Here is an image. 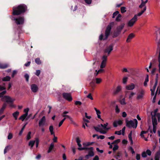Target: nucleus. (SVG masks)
Wrapping results in <instances>:
<instances>
[{"label": "nucleus", "instance_id": "nucleus-1", "mask_svg": "<svg viewBox=\"0 0 160 160\" xmlns=\"http://www.w3.org/2000/svg\"><path fill=\"white\" fill-rule=\"evenodd\" d=\"M27 10V7L25 4H20L17 6H14L12 8V15L10 16L11 19L17 25H22L25 21V18L23 16H19L17 17L15 16L23 14Z\"/></svg>", "mask_w": 160, "mask_h": 160}, {"label": "nucleus", "instance_id": "nucleus-2", "mask_svg": "<svg viewBox=\"0 0 160 160\" xmlns=\"http://www.w3.org/2000/svg\"><path fill=\"white\" fill-rule=\"evenodd\" d=\"M134 121L131 120L128 121V119H126L125 122L126 123V126L129 128H136L138 125V121L136 119H134Z\"/></svg>", "mask_w": 160, "mask_h": 160}, {"label": "nucleus", "instance_id": "nucleus-3", "mask_svg": "<svg viewBox=\"0 0 160 160\" xmlns=\"http://www.w3.org/2000/svg\"><path fill=\"white\" fill-rule=\"evenodd\" d=\"M2 101L5 102L9 104L10 107L14 108L15 106L13 104V102L15 100L14 99H12L10 96H5L4 98L2 99Z\"/></svg>", "mask_w": 160, "mask_h": 160}, {"label": "nucleus", "instance_id": "nucleus-4", "mask_svg": "<svg viewBox=\"0 0 160 160\" xmlns=\"http://www.w3.org/2000/svg\"><path fill=\"white\" fill-rule=\"evenodd\" d=\"M112 23L113 24V23L112 22ZM111 23H112L109 24L106 28L105 32V38L103 39L104 40H106L110 34V32L112 29Z\"/></svg>", "mask_w": 160, "mask_h": 160}, {"label": "nucleus", "instance_id": "nucleus-5", "mask_svg": "<svg viewBox=\"0 0 160 160\" xmlns=\"http://www.w3.org/2000/svg\"><path fill=\"white\" fill-rule=\"evenodd\" d=\"M158 63V62L157 59H152L150 63V65L148 67L149 68V69H151L152 66L153 68L152 70H156L155 67L157 66Z\"/></svg>", "mask_w": 160, "mask_h": 160}, {"label": "nucleus", "instance_id": "nucleus-6", "mask_svg": "<svg viewBox=\"0 0 160 160\" xmlns=\"http://www.w3.org/2000/svg\"><path fill=\"white\" fill-rule=\"evenodd\" d=\"M158 74H157L155 78V82L153 87V88L152 89H150V91L151 92V95L152 96H153L154 94L155 91L158 83Z\"/></svg>", "mask_w": 160, "mask_h": 160}, {"label": "nucleus", "instance_id": "nucleus-7", "mask_svg": "<svg viewBox=\"0 0 160 160\" xmlns=\"http://www.w3.org/2000/svg\"><path fill=\"white\" fill-rule=\"evenodd\" d=\"M62 95L64 98L68 101H71L72 100V98L70 93L64 92L62 93Z\"/></svg>", "mask_w": 160, "mask_h": 160}, {"label": "nucleus", "instance_id": "nucleus-8", "mask_svg": "<svg viewBox=\"0 0 160 160\" xmlns=\"http://www.w3.org/2000/svg\"><path fill=\"white\" fill-rule=\"evenodd\" d=\"M113 46L112 44L110 45L104 50V53L105 54L107 53L108 55H109L110 54L111 51L113 50Z\"/></svg>", "mask_w": 160, "mask_h": 160}, {"label": "nucleus", "instance_id": "nucleus-9", "mask_svg": "<svg viewBox=\"0 0 160 160\" xmlns=\"http://www.w3.org/2000/svg\"><path fill=\"white\" fill-rule=\"evenodd\" d=\"M138 19L136 18V16H134L131 19L128 23V27H132L137 21Z\"/></svg>", "mask_w": 160, "mask_h": 160}, {"label": "nucleus", "instance_id": "nucleus-10", "mask_svg": "<svg viewBox=\"0 0 160 160\" xmlns=\"http://www.w3.org/2000/svg\"><path fill=\"white\" fill-rule=\"evenodd\" d=\"M107 56L104 55L102 57V61L100 65L101 68H104L106 65V63L107 60Z\"/></svg>", "mask_w": 160, "mask_h": 160}, {"label": "nucleus", "instance_id": "nucleus-11", "mask_svg": "<svg viewBox=\"0 0 160 160\" xmlns=\"http://www.w3.org/2000/svg\"><path fill=\"white\" fill-rule=\"evenodd\" d=\"M46 122V118L45 116H43L42 118L40 120L39 122L38 125L39 127L44 126Z\"/></svg>", "mask_w": 160, "mask_h": 160}, {"label": "nucleus", "instance_id": "nucleus-12", "mask_svg": "<svg viewBox=\"0 0 160 160\" xmlns=\"http://www.w3.org/2000/svg\"><path fill=\"white\" fill-rule=\"evenodd\" d=\"M9 67V64L8 63L0 62V69H4Z\"/></svg>", "mask_w": 160, "mask_h": 160}, {"label": "nucleus", "instance_id": "nucleus-13", "mask_svg": "<svg viewBox=\"0 0 160 160\" xmlns=\"http://www.w3.org/2000/svg\"><path fill=\"white\" fill-rule=\"evenodd\" d=\"M38 87L35 84H32L31 85V89L33 92H36L38 90Z\"/></svg>", "mask_w": 160, "mask_h": 160}, {"label": "nucleus", "instance_id": "nucleus-14", "mask_svg": "<svg viewBox=\"0 0 160 160\" xmlns=\"http://www.w3.org/2000/svg\"><path fill=\"white\" fill-rule=\"evenodd\" d=\"M152 112H151L152 116V125H157L158 124L156 118V116H153Z\"/></svg>", "mask_w": 160, "mask_h": 160}, {"label": "nucleus", "instance_id": "nucleus-15", "mask_svg": "<svg viewBox=\"0 0 160 160\" xmlns=\"http://www.w3.org/2000/svg\"><path fill=\"white\" fill-rule=\"evenodd\" d=\"M135 35L133 33H131L128 36V38L126 40V42L128 43L129 42H131V40L134 38Z\"/></svg>", "mask_w": 160, "mask_h": 160}, {"label": "nucleus", "instance_id": "nucleus-16", "mask_svg": "<svg viewBox=\"0 0 160 160\" xmlns=\"http://www.w3.org/2000/svg\"><path fill=\"white\" fill-rule=\"evenodd\" d=\"M135 88V85L133 83H131L126 86V89L127 90H132Z\"/></svg>", "mask_w": 160, "mask_h": 160}, {"label": "nucleus", "instance_id": "nucleus-17", "mask_svg": "<svg viewBox=\"0 0 160 160\" xmlns=\"http://www.w3.org/2000/svg\"><path fill=\"white\" fill-rule=\"evenodd\" d=\"M121 90V88L120 86H118L116 89L114 91L113 94L114 95L118 94Z\"/></svg>", "mask_w": 160, "mask_h": 160}, {"label": "nucleus", "instance_id": "nucleus-18", "mask_svg": "<svg viewBox=\"0 0 160 160\" xmlns=\"http://www.w3.org/2000/svg\"><path fill=\"white\" fill-rule=\"evenodd\" d=\"M125 24L124 23L121 24L120 25L118 26L116 29L118 31L121 32L122 30L124 28Z\"/></svg>", "mask_w": 160, "mask_h": 160}, {"label": "nucleus", "instance_id": "nucleus-19", "mask_svg": "<svg viewBox=\"0 0 160 160\" xmlns=\"http://www.w3.org/2000/svg\"><path fill=\"white\" fill-rule=\"evenodd\" d=\"M78 149L79 151H82L83 150H93V147L90 148H87V147H83V148H78Z\"/></svg>", "mask_w": 160, "mask_h": 160}, {"label": "nucleus", "instance_id": "nucleus-20", "mask_svg": "<svg viewBox=\"0 0 160 160\" xmlns=\"http://www.w3.org/2000/svg\"><path fill=\"white\" fill-rule=\"evenodd\" d=\"M144 93V91L143 90H142L140 94L138 95L137 97V98L138 99H139L143 98Z\"/></svg>", "mask_w": 160, "mask_h": 160}, {"label": "nucleus", "instance_id": "nucleus-21", "mask_svg": "<svg viewBox=\"0 0 160 160\" xmlns=\"http://www.w3.org/2000/svg\"><path fill=\"white\" fill-rule=\"evenodd\" d=\"M121 33L119 31H118L117 29H116L113 32V38H115L118 37Z\"/></svg>", "mask_w": 160, "mask_h": 160}, {"label": "nucleus", "instance_id": "nucleus-22", "mask_svg": "<svg viewBox=\"0 0 160 160\" xmlns=\"http://www.w3.org/2000/svg\"><path fill=\"white\" fill-rule=\"evenodd\" d=\"M54 147V143L53 142H52L51 143L49 147V149L48 150L47 152L48 153H50L52 150L53 149Z\"/></svg>", "mask_w": 160, "mask_h": 160}, {"label": "nucleus", "instance_id": "nucleus-23", "mask_svg": "<svg viewBox=\"0 0 160 160\" xmlns=\"http://www.w3.org/2000/svg\"><path fill=\"white\" fill-rule=\"evenodd\" d=\"M160 158V151H158L155 156V160H159Z\"/></svg>", "mask_w": 160, "mask_h": 160}, {"label": "nucleus", "instance_id": "nucleus-24", "mask_svg": "<svg viewBox=\"0 0 160 160\" xmlns=\"http://www.w3.org/2000/svg\"><path fill=\"white\" fill-rule=\"evenodd\" d=\"M159 45L160 46L159 49V53L158 56V62L159 63L158 64V67L159 68V70H160V43L159 44H158V47H159Z\"/></svg>", "mask_w": 160, "mask_h": 160}, {"label": "nucleus", "instance_id": "nucleus-25", "mask_svg": "<svg viewBox=\"0 0 160 160\" xmlns=\"http://www.w3.org/2000/svg\"><path fill=\"white\" fill-rule=\"evenodd\" d=\"M19 113V112L18 111H17L12 113V116L16 120L17 119L18 117Z\"/></svg>", "mask_w": 160, "mask_h": 160}, {"label": "nucleus", "instance_id": "nucleus-26", "mask_svg": "<svg viewBox=\"0 0 160 160\" xmlns=\"http://www.w3.org/2000/svg\"><path fill=\"white\" fill-rule=\"evenodd\" d=\"M11 79V77L9 76H6L5 77L2 78V81H9Z\"/></svg>", "mask_w": 160, "mask_h": 160}, {"label": "nucleus", "instance_id": "nucleus-27", "mask_svg": "<svg viewBox=\"0 0 160 160\" xmlns=\"http://www.w3.org/2000/svg\"><path fill=\"white\" fill-rule=\"evenodd\" d=\"M53 127L52 125H51L49 127V130L51 135H54V132H53Z\"/></svg>", "mask_w": 160, "mask_h": 160}, {"label": "nucleus", "instance_id": "nucleus-28", "mask_svg": "<svg viewBox=\"0 0 160 160\" xmlns=\"http://www.w3.org/2000/svg\"><path fill=\"white\" fill-rule=\"evenodd\" d=\"M6 93V91L5 90L2 92L0 93V98H1V100L2 101V99L3 98H4L5 96H4V95Z\"/></svg>", "mask_w": 160, "mask_h": 160}, {"label": "nucleus", "instance_id": "nucleus-29", "mask_svg": "<svg viewBox=\"0 0 160 160\" xmlns=\"http://www.w3.org/2000/svg\"><path fill=\"white\" fill-rule=\"evenodd\" d=\"M35 62L37 64L40 65L42 63V61L39 58H38L35 59Z\"/></svg>", "mask_w": 160, "mask_h": 160}, {"label": "nucleus", "instance_id": "nucleus-30", "mask_svg": "<svg viewBox=\"0 0 160 160\" xmlns=\"http://www.w3.org/2000/svg\"><path fill=\"white\" fill-rule=\"evenodd\" d=\"M90 87L92 88V91H93L95 87V85L94 82L92 81L90 83Z\"/></svg>", "mask_w": 160, "mask_h": 160}, {"label": "nucleus", "instance_id": "nucleus-31", "mask_svg": "<svg viewBox=\"0 0 160 160\" xmlns=\"http://www.w3.org/2000/svg\"><path fill=\"white\" fill-rule=\"evenodd\" d=\"M27 123H25V125L23 126V127H22V128L21 130H20V131L19 133V136H20L21 135L22 133V132L24 130V129L25 128V127L26 126V125H27Z\"/></svg>", "mask_w": 160, "mask_h": 160}, {"label": "nucleus", "instance_id": "nucleus-32", "mask_svg": "<svg viewBox=\"0 0 160 160\" xmlns=\"http://www.w3.org/2000/svg\"><path fill=\"white\" fill-rule=\"evenodd\" d=\"M104 71H95V72L94 73V76L96 77L98 74L104 72Z\"/></svg>", "mask_w": 160, "mask_h": 160}, {"label": "nucleus", "instance_id": "nucleus-33", "mask_svg": "<svg viewBox=\"0 0 160 160\" xmlns=\"http://www.w3.org/2000/svg\"><path fill=\"white\" fill-rule=\"evenodd\" d=\"M93 150H90L88 152V154L90 157H92L94 155V153L93 151Z\"/></svg>", "mask_w": 160, "mask_h": 160}, {"label": "nucleus", "instance_id": "nucleus-34", "mask_svg": "<svg viewBox=\"0 0 160 160\" xmlns=\"http://www.w3.org/2000/svg\"><path fill=\"white\" fill-rule=\"evenodd\" d=\"M35 142V141H30L28 145L30 146L31 148H32L34 145Z\"/></svg>", "mask_w": 160, "mask_h": 160}, {"label": "nucleus", "instance_id": "nucleus-35", "mask_svg": "<svg viewBox=\"0 0 160 160\" xmlns=\"http://www.w3.org/2000/svg\"><path fill=\"white\" fill-rule=\"evenodd\" d=\"M27 116L25 115L24 114H23L19 118V119L21 120H22V121H23Z\"/></svg>", "mask_w": 160, "mask_h": 160}, {"label": "nucleus", "instance_id": "nucleus-36", "mask_svg": "<svg viewBox=\"0 0 160 160\" xmlns=\"http://www.w3.org/2000/svg\"><path fill=\"white\" fill-rule=\"evenodd\" d=\"M121 17L122 15L121 14H118L116 18V21L118 22H120L121 21Z\"/></svg>", "mask_w": 160, "mask_h": 160}, {"label": "nucleus", "instance_id": "nucleus-37", "mask_svg": "<svg viewBox=\"0 0 160 160\" xmlns=\"http://www.w3.org/2000/svg\"><path fill=\"white\" fill-rule=\"evenodd\" d=\"M24 77L25 78L27 82H28L29 81V76L28 74H26L24 75Z\"/></svg>", "mask_w": 160, "mask_h": 160}, {"label": "nucleus", "instance_id": "nucleus-38", "mask_svg": "<svg viewBox=\"0 0 160 160\" xmlns=\"http://www.w3.org/2000/svg\"><path fill=\"white\" fill-rule=\"evenodd\" d=\"M119 12L118 11H117L115 12H114L112 15V18H115V17L117 15H118V14H119Z\"/></svg>", "mask_w": 160, "mask_h": 160}, {"label": "nucleus", "instance_id": "nucleus-39", "mask_svg": "<svg viewBox=\"0 0 160 160\" xmlns=\"http://www.w3.org/2000/svg\"><path fill=\"white\" fill-rule=\"evenodd\" d=\"M158 87L157 89V91L156 92L155 95L153 98L152 101V102L153 103H154L155 102L156 95H157V93L158 92Z\"/></svg>", "mask_w": 160, "mask_h": 160}, {"label": "nucleus", "instance_id": "nucleus-40", "mask_svg": "<svg viewBox=\"0 0 160 160\" xmlns=\"http://www.w3.org/2000/svg\"><path fill=\"white\" fill-rule=\"evenodd\" d=\"M118 148V146L117 145H115L114 146V147L113 148V151L114 152H115L116 150H117Z\"/></svg>", "mask_w": 160, "mask_h": 160}, {"label": "nucleus", "instance_id": "nucleus-41", "mask_svg": "<svg viewBox=\"0 0 160 160\" xmlns=\"http://www.w3.org/2000/svg\"><path fill=\"white\" fill-rule=\"evenodd\" d=\"M31 132H28V134L27 135V140H29V139H31Z\"/></svg>", "mask_w": 160, "mask_h": 160}, {"label": "nucleus", "instance_id": "nucleus-42", "mask_svg": "<svg viewBox=\"0 0 160 160\" xmlns=\"http://www.w3.org/2000/svg\"><path fill=\"white\" fill-rule=\"evenodd\" d=\"M121 11L122 13H124L126 12V8L124 7H121Z\"/></svg>", "mask_w": 160, "mask_h": 160}, {"label": "nucleus", "instance_id": "nucleus-43", "mask_svg": "<svg viewBox=\"0 0 160 160\" xmlns=\"http://www.w3.org/2000/svg\"><path fill=\"white\" fill-rule=\"evenodd\" d=\"M6 102H5L3 103L2 105V107L1 109L4 110V109H5L7 106V104Z\"/></svg>", "mask_w": 160, "mask_h": 160}, {"label": "nucleus", "instance_id": "nucleus-44", "mask_svg": "<svg viewBox=\"0 0 160 160\" xmlns=\"http://www.w3.org/2000/svg\"><path fill=\"white\" fill-rule=\"evenodd\" d=\"M125 99L124 98H122V100L120 101V102L122 105H125L126 104V102H125Z\"/></svg>", "mask_w": 160, "mask_h": 160}, {"label": "nucleus", "instance_id": "nucleus-45", "mask_svg": "<svg viewBox=\"0 0 160 160\" xmlns=\"http://www.w3.org/2000/svg\"><path fill=\"white\" fill-rule=\"evenodd\" d=\"M120 141V139H118L114 141L112 143V144H118L119 143Z\"/></svg>", "mask_w": 160, "mask_h": 160}, {"label": "nucleus", "instance_id": "nucleus-46", "mask_svg": "<svg viewBox=\"0 0 160 160\" xmlns=\"http://www.w3.org/2000/svg\"><path fill=\"white\" fill-rule=\"evenodd\" d=\"M29 108H27L25 109H24V111L25 112V113L24 114L25 115L28 116V112L29 111Z\"/></svg>", "mask_w": 160, "mask_h": 160}, {"label": "nucleus", "instance_id": "nucleus-47", "mask_svg": "<svg viewBox=\"0 0 160 160\" xmlns=\"http://www.w3.org/2000/svg\"><path fill=\"white\" fill-rule=\"evenodd\" d=\"M128 78L127 77H125L123 78L122 82L123 84H126L127 82Z\"/></svg>", "mask_w": 160, "mask_h": 160}, {"label": "nucleus", "instance_id": "nucleus-48", "mask_svg": "<svg viewBox=\"0 0 160 160\" xmlns=\"http://www.w3.org/2000/svg\"><path fill=\"white\" fill-rule=\"evenodd\" d=\"M145 4L144 3V2H143L142 0V2L141 4L139 6V7L140 8H142L143 7H145Z\"/></svg>", "mask_w": 160, "mask_h": 160}, {"label": "nucleus", "instance_id": "nucleus-49", "mask_svg": "<svg viewBox=\"0 0 160 160\" xmlns=\"http://www.w3.org/2000/svg\"><path fill=\"white\" fill-rule=\"evenodd\" d=\"M142 156L144 158H146L147 157V154L146 152H143L142 154Z\"/></svg>", "mask_w": 160, "mask_h": 160}, {"label": "nucleus", "instance_id": "nucleus-50", "mask_svg": "<svg viewBox=\"0 0 160 160\" xmlns=\"http://www.w3.org/2000/svg\"><path fill=\"white\" fill-rule=\"evenodd\" d=\"M12 138V133H9L8 137V139L10 140Z\"/></svg>", "mask_w": 160, "mask_h": 160}, {"label": "nucleus", "instance_id": "nucleus-51", "mask_svg": "<svg viewBox=\"0 0 160 160\" xmlns=\"http://www.w3.org/2000/svg\"><path fill=\"white\" fill-rule=\"evenodd\" d=\"M101 82V79L100 78H96V83L97 84L100 83Z\"/></svg>", "mask_w": 160, "mask_h": 160}, {"label": "nucleus", "instance_id": "nucleus-52", "mask_svg": "<svg viewBox=\"0 0 160 160\" xmlns=\"http://www.w3.org/2000/svg\"><path fill=\"white\" fill-rule=\"evenodd\" d=\"M115 111L117 113H119L120 112V109L119 108L118 106L117 105L115 107Z\"/></svg>", "mask_w": 160, "mask_h": 160}, {"label": "nucleus", "instance_id": "nucleus-53", "mask_svg": "<svg viewBox=\"0 0 160 160\" xmlns=\"http://www.w3.org/2000/svg\"><path fill=\"white\" fill-rule=\"evenodd\" d=\"M157 125H153V132L155 133L156 132Z\"/></svg>", "mask_w": 160, "mask_h": 160}, {"label": "nucleus", "instance_id": "nucleus-54", "mask_svg": "<svg viewBox=\"0 0 160 160\" xmlns=\"http://www.w3.org/2000/svg\"><path fill=\"white\" fill-rule=\"evenodd\" d=\"M135 95V93L133 92H131L130 94L129 95V98L130 99H132V97Z\"/></svg>", "mask_w": 160, "mask_h": 160}, {"label": "nucleus", "instance_id": "nucleus-55", "mask_svg": "<svg viewBox=\"0 0 160 160\" xmlns=\"http://www.w3.org/2000/svg\"><path fill=\"white\" fill-rule=\"evenodd\" d=\"M66 118L69 119L70 120V121L72 123H74V122L72 120V118L70 116L67 115V117Z\"/></svg>", "mask_w": 160, "mask_h": 160}, {"label": "nucleus", "instance_id": "nucleus-56", "mask_svg": "<svg viewBox=\"0 0 160 160\" xmlns=\"http://www.w3.org/2000/svg\"><path fill=\"white\" fill-rule=\"evenodd\" d=\"M75 104L76 105H82V103L80 101H76L75 102Z\"/></svg>", "mask_w": 160, "mask_h": 160}, {"label": "nucleus", "instance_id": "nucleus-57", "mask_svg": "<svg viewBox=\"0 0 160 160\" xmlns=\"http://www.w3.org/2000/svg\"><path fill=\"white\" fill-rule=\"evenodd\" d=\"M87 97L91 100H93V98L91 94V93H89L87 96Z\"/></svg>", "mask_w": 160, "mask_h": 160}, {"label": "nucleus", "instance_id": "nucleus-58", "mask_svg": "<svg viewBox=\"0 0 160 160\" xmlns=\"http://www.w3.org/2000/svg\"><path fill=\"white\" fill-rule=\"evenodd\" d=\"M93 127L96 131H97V132H100V129L99 127L95 126H93Z\"/></svg>", "mask_w": 160, "mask_h": 160}, {"label": "nucleus", "instance_id": "nucleus-59", "mask_svg": "<svg viewBox=\"0 0 160 160\" xmlns=\"http://www.w3.org/2000/svg\"><path fill=\"white\" fill-rule=\"evenodd\" d=\"M146 153H147V154H148L149 156H150L152 153L151 151L149 149H148L147 150Z\"/></svg>", "mask_w": 160, "mask_h": 160}, {"label": "nucleus", "instance_id": "nucleus-60", "mask_svg": "<svg viewBox=\"0 0 160 160\" xmlns=\"http://www.w3.org/2000/svg\"><path fill=\"white\" fill-rule=\"evenodd\" d=\"M129 150L131 151V152L132 154H134L135 153L134 149L132 147H130L129 148Z\"/></svg>", "mask_w": 160, "mask_h": 160}, {"label": "nucleus", "instance_id": "nucleus-61", "mask_svg": "<svg viewBox=\"0 0 160 160\" xmlns=\"http://www.w3.org/2000/svg\"><path fill=\"white\" fill-rule=\"evenodd\" d=\"M136 159L137 160H140V154H137L136 155Z\"/></svg>", "mask_w": 160, "mask_h": 160}, {"label": "nucleus", "instance_id": "nucleus-62", "mask_svg": "<svg viewBox=\"0 0 160 160\" xmlns=\"http://www.w3.org/2000/svg\"><path fill=\"white\" fill-rule=\"evenodd\" d=\"M84 1L86 3L90 4L91 3L92 0H84Z\"/></svg>", "mask_w": 160, "mask_h": 160}, {"label": "nucleus", "instance_id": "nucleus-63", "mask_svg": "<svg viewBox=\"0 0 160 160\" xmlns=\"http://www.w3.org/2000/svg\"><path fill=\"white\" fill-rule=\"evenodd\" d=\"M17 72V71H13L12 75V77L13 78Z\"/></svg>", "mask_w": 160, "mask_h": 160}, {"label": "nucleus", "instance_id": "nucleus-64", "mask_svg": "<svg viewBox=\"0 0 160 160\" xmlns=\"http://www.w3.org/2000/svg\"><path fill=\"white\" fill-rule=\"evenodd\" d=\"M83 157L82 156H80L79 157L78 159H76L75 160H88L87 159H83Z\"/></svg>", "mask_w": 160, "mask_h": 160}]
</instances>
